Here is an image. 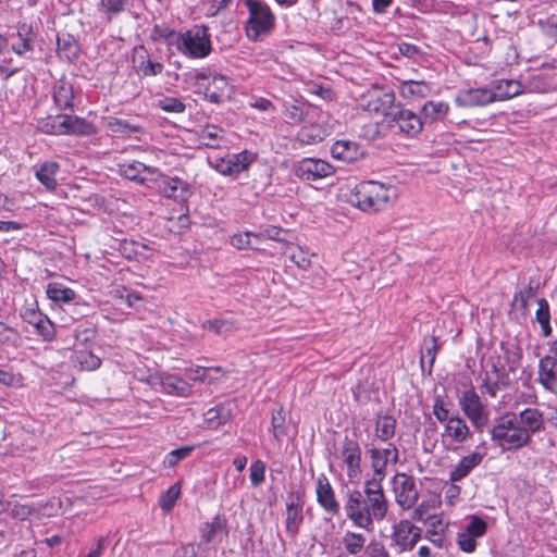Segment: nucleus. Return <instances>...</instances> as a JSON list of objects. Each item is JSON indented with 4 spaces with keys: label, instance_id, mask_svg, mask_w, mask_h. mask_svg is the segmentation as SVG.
<instances>
[{
    "label": "nucleus",
    "instance_id": "nucleus-18",
    "mask_svg": "<svg viewBox=\"0 0 557 557\" xmlns=\"http://www.w3.org/2000/svg\"><path fill=\"white\" fill-rule=\"evenodd\" d=\"M442 436L451 444L462 445L472 437V432L463 418L454 414L445 423Z\"/></svg>",
    "mask_w": 557,
    "mask_h": 557
},
{
    "label": "nucleus",
    "instance_id": "nucleus-30",
    "mask_svg": "<svg viewBox=\"0 0 557 557\" xmlns=\"http://www.w3.org/2000/svg\"><path fill=\"white\" fill-rule=\"evenodd\" d=\"M341 543L350 557H362L368 546L366 534L349 530L343 534Z\"/></svg>",
    "mask_w": 557,
    "mask_h": 557
},
{
    "label": "nucleus",
    "instance_id": "nucleus-9",
    "mask_svg": "<svg viewBox=\"0 0 557 557\" xmlns=\"http://www.w3.org/2000/svg\"><path fill=\"white\" fill-rule=\"evenodd\" d=\"M394 134L414 137L423 129V122L416 112L397 104L386 123Z\"/></svg>",
    "mask_w": 557,
    "mask_h": 557
},
{
    "label": "nucleus",
    "instance_id": "nucleus-48",
    "mask_svg": "<svg viewBox=\"0 0 557 557\" xmlns=\"http://www.w3.org/2000/svg\"><path fill=\"white\" fill-rule=\"evenodd\" d=\"M33 315L36 318V321H30V323L34 324L38 333L44 337V339L52 341L55 335L53 323L47 315H44L40 312H33Z\"/></svg>",
    "mask_w": 557,
    "mask_h": 557
},
{
    "label": "nucleus",
    "instance_id": "nucleus-32",
    "mask_svg": "<svg viewBox=\"0 0 557 557\" xmlns=\"http://www.w3.org/2000/svg\"><path fill=\"white\" fill-rule=\"evenodd\" d=\"M64 135L91 136L97 134L94 123L74 115L64 114Z\"/></svg>",
    "mask_w": 557,
    "mask_h": 557
},
{
    "label": "nucleus",
    "instance_id": "nucleus-46",
    "mask_svg": "<svg viewBox=\"0 0 557 557\" xmlns=\"http://www.w3.org/2000/svg\"><path fill=\"white\" fill-rule=\"evenodd\" d=\"M77 50V44L73 36L66 34L58 37L57 51L61 58L71 61L76 57Z\"/></svg>",
    "mask_w": 557,
    "mask_h": 557
},
{
    "label": "nucleus",
    "instance_id": "nucleus-63",
    "mask_svg": "<svg viewBox=\"0 0 557 557\" xmlns=\"http://www.w3.org/2000/svg\"><path fill=\"white\" fill-rule=\"evenodd\" d=\"M436 349H437V344H436L435 337H431L429 341H425L424 347H423L422 354H421V362H423L424 359L428 358L430 368H432V366L435 361Z\"/></svg>",
    "mask_w": 557,
    "mask_h": 557
},
{
    "label": "nucleus",
    "instance_id": "nucleus-37",
    "mask_svg": "<svg viewBox=\"0 0 557 557\" xmlns=\"http://www.w3.org/2000/svg\"><path fill=\"white\" fill-rule=\"evenodd\" d=\"M326 136V131L319 124L302 126L297 133V140L301 145H317Z\"/></svg>",
    "mask_w": 557,
    "mask_h": 557
},
{
    "label": "nucleus",
    "instance_id": "nucleus-42",
    "mask_svg": "<svg viewBox=\"0 0 557 557\" xmlns=\"http://www.w3.org/2000/svg\"><path fill=\"white\" fill-rule=\"evenodd\" d=\"M47 296L57 304H70L75 298V292L59 283H50L47 287Z\"/></svg>",
    "mask_w": 557,
    "mask_h": 557
},
{
    "label": "nucleus",
    "instance_id": "nucleus-24",
    "mask_svg": "<svg viewBox=\"0 0 557 557\" xmlns=\"http://www.w3.org/2000/svg\"><path fill=\"white\" fill-rule=\"evenodd\" d=\"M304 522L302 504L299 497H290L286 503V520L285 528L286 532L290 537H295L299 528Z\"/></svg>",
    "mask_w": 557,
    "mask_h": 557
},
{
    "label": "nucleus",
    "instance_id": "nucleus-7",
    "mask_svg": "<svg viewBox=\"0 0 557 557\" xmlns=\"http://www.w3.org/2000/svg\"><path fill=\"white\" fill-rule=\"evenodd\" d=\"M459 405L474 429L482 432L490 421V410L473 387L462 393Z\"/></svg>",
    "mask_w": 557,
    "mask_h": 557
},
{
    "label": "nucleus",
    "instance_id": "nucleus-8",
    "mask_svg": "<svg viewBox=\"0 0 557 557\" xmlns=\"http://www.w3.org/2000/svg\"><path fill=\"white\" fill-rule=\"evenodd\" d=\"M422 536V529L407 519H401L392 527L391 547L397 554L411 552Z\"/></svg>",
    "mask_w": 557,
    "mask_h": 557
},
{
    "label": "nucleus",
    "instance_id": "nucleus-36",
    "mask_svg": "<svg viewBox=\"0 0 557 557\" xmlns=\"http://www.w3.org/2000/svg\"><path fill=\"white\" fill-rule=\"evenodd\" d=\"M161 385L163 391L170 395L188 397L191 394V385L174 374L164 375L161 380Z\"/></svg>",
    "mask_w": 557,
    "mask_h": 557
},
{
    "label": "nucleus",
    "instance_id": "nucleus-23",
    "mask_svg": "<svg viewBox=\"0 0 557 557\" xmlns=\"http://www.w3.org/2000/svg\"><path fill=\"white\" fill-rule=\"evenodd\" d=\"M16 37L18 38V42L12 45L14 53L24 55L26 52L34 51L37 35L32 24L20 22L16 25Z\"/></svg>",
    "mask_w": 557,
    "mask_h": 557
},
{
    "label": "nucleus",
    "instance_id": "nucleus-11",
    "mask_svg": "<svg viewBox=\"0 0 557 557\" xmlns=\"http://www.w3.org/2000/svg\"><path fill=\"white\" fill-rule=\"evenodd\" d=\"M368 455L371 459V467L373 470V476L370 480H376L382 484L386 476L387 465H396L399 461V450L393 443H388L386 447H370L368 448Z\"/></svg>",
    "mask_w": 557,
    "mask_h": 557
},
{
    "label": "nucleus",
    "instance_id": "nucleus-12",
    "mask_svg": "<svg viewBox=\"0 0 557 557\" xmlns=\"http://www.w3.org/2000/svg\"><path fill=\"white\" fill-rule=\"evenodd\" d=\"M152 182L157 184V188L163 197L184 201L191 195V187L186 181L177 176L164 175L159 170Z\"/></svg>",
    "mask_w": 557,
    "mask_h": 557
},
{
    "label": "nucleus",
    "instance_id": "nucleus-2",
    "mask_svg": "<svg viewBox=\"0 0 557 557\" xmlns=\"http://www.w3.org/2000/svg\"><path fill=\"white\" fill-rule=\"evenodd\" d=\"M344 509L354 525L371 532L374 522L384 520L388 510L382 484L376 480H366L362 490H349Z\"/></svg>",
    "mask_w": 557,
    "mask_h": 557
},
{
    "label": "nucleus",
    "instance_id": "nucleus-51",
    "mask_svg": "<svg viewBox=\"0 0 557 557\" xmlns=\"http://www.w3.org/2000/svg\"><path fill=\"white\" fill-rule=\"evenodd\" d=\"M96 336H97V329L91 324H88L86 326L78 325L74 330V338H75L76 345H82V346L87 347L95 341Z\"/></svg>",
    "mask_w": 557,
    "mask_h": 557
},
{
    "label": "nucleus",
    "instance_id": "nucleus-34",
    "mask_svg": "<svg viewBox=\"0 0 557 557\" xmlns=\"http://www.w3.org/2000/svg\"><path fill=\"white\" fill-rule=\"evenodd\" d=\"M59 171L60 164L58 162L46 161L39 165L35 176L48 190H54L58 186L57 174Z\"/></svg>",
    "mask_w": 557,
    "mask_h": 557
},
{
    "label": "nucleus",
    "instance_id": "nucleus-41",
    "mask_svg": "<svg viewBox=\"0 0 557 557\" xmlns=\"http://www.w3.org/2000/svg\"><path fill=\"white\" fill-rule=\"evenodd\" d=\"M37 128L49 135H64V114L40 117L37 120Z\"/></svg>",
    "mask_w": 557,
    "mask_h": 557
},
{
    "label": "nucleus",
    "instance_id": "nucleus-62",
    "mask_svg": "<svg viewBox=\"0 0 557 557\" xmlns=\"http://www.w3.org/2000/svg\"><path fill=\"white\" fill-rule=\"evenodd\" d=\"M487 524L483 519L479 517H472L470 522L467 524L465 532L469 533L474 537H480L485 534Z\"/></svg>",
    "mask_w": 557,
    "mask_h": 557
},
{
    "label": "nucleus",
    "instance_id": "nucleus-49",
    "mask_svg": "<svg viewBox=\"0 0 557 557\" xmlns=\"http://www.w3.org/2000/svg\"><path fill=\"white\" fill-rule=\"evenodd\" d=\"M536 321L540 323L545 337L552 334L549 305L545 298L537 301Z\"/></svg>",
    "mask_w": 557,
    "mask_h": 557
},
{
    "label": "nucleus",
    "instance_id": "nucleus-14",
    "mask_svg": "<svg viewBox=\"0 0 557 557\" xmlns=\"http://www.w3.org/2000/svg\"><path fill=\"white\" fill-rule=\"evenodd\" d=\"M295 175L302 181H318L334 174V168L321 159L304 158L294 165Z\"/></svg>",
    "mask_w": 557,
    "mask_h": 557
},
{
    "label": "nucleus",
    "instance_id": "nucleus-3",
    "mask_svg": "<svg viewBox=\"0 0 557 557\" xmlns=\"http://www.w3.org/2000/svg\"><path fill=\"white\" fill-rule=\"evenodd\" d=\"M396 198V188L379 182H361L355 187L350 202L364 212H377L387 208Z\"/></svg>",
    "mask_w": 557,
    "mask_h": 557
},
{
    "label": "nucleus",
    "instance_id": "nucleus-4",
    "mask_svg": "<svg viewBox=\"0 0 557 557\" xmlns=\"http://www.w3.org/2000/svg\"><path fill=\"white\" fill-rule=\"evenodd\" d=\"M249 16L246 21V36L251 41L261 40L271 34L275 26V16L262 0H245Z\"/></svg>",
    "mask_w": 557,
    "mask_h": 557
},
{
    "label": "nucleus",
    "instance_id": "nucleus-19",
    "mask_svg": "<svg viewBox=\"0 0 557 557\" xmlns=\"http://www.w3.org/2000/svg\"><path fill=\"white\" fill-rule=\"evenodd\" d=\"M317 502L323 510L332 516L339 513V503L335 497L334 490L325 475H320L315 486Z\"/></svg>",
    "mask_w": 557,
    "mask_h": 557
},
{
    "label": "nucleus",
    "instance_id": "nucleus-58",
    "mask_svg": "<svg viewBox=\"0 0 557 557\" xmlns=\"http://www.w3.org/2000/svg\"><path fill=\"white\" fill-rule=\"evenodd\" d=\"M284 114L290 123L299 124L306 117L305 106L301 103L286 106Z\"/></svg>",
    "mask_w": 557,
    "mask_h": 557
},
{
    "label": "nucleus",
    "instance_id": "nucleus-10",
    "mask_svg": "<svg viewBox=\"0 0 557 557\" xmlns=\"http://www.w3.org/2000/svg\"><path fill=\"white\" fill-rule=\"evenodd\" d=\"M490 363L491 370L485 371L480 389L483 394L495 398L500 389H505L510 385V377L499 357L491 358Z\"/></svg>",
    "mask_w": 557,
    "mask_h": 557
},
{
    "label": "nucleus",
    "instance_id": "nucleus-5",
    "mask_svg": "<svg viewBox=\"0 0 557 557\" xmlns=\"http://www.w3.org/2000/svg\"><path fill=\"white\" fill-rule=\"evenodd\" d=\"M175 47L177 51L191 59H202L210 54L211 35L205 25H194L176 36Z\"/></svg>",
    "mask_w": 557,
    "mask_h": 557
},
{
    "label": "nucleus",
    "instance_id": "nucleus-33",
    "mask_svg": "<svg viewBox=\"0 0 557 557\" xmlns=\"http://www.w3.org/2000/svg\"><path fill=\"white\" fill-rule=\"evenodd\" d=\"M400 96L409 101L425 98L431 92V87L424 81H401L398 86Z\"/></svg>",
    "mask_w": 557,
    "mask_h": 557
},
{
    "label": "nucleus",
    "instance_id": "nucleus-35",
    "mask_svg": "<svg viewBox=\"0 0 557 557\" xmlns=\"http://www.w3.org/2000/svg\"><path fill=\"white\" fill-rule=\"evenodd\" d=\"M74 89L66 81H59L53 87V101L59 110L73 109Z\"/></svg>",
    "mask_w": 557,
    "mask_h": 557
},
{
    "label": "nucleus",
    "instance_id": "nucleus-64",
    "mask_svg": "<svg viewBox=\"0 0 557 557\" xmlns=\"http://www.w3.org/2000/svg\"><path fill=\"white\" fill-rule=\"evenodd\" d=\"M433 414L441 423H446L451 416L449 410L446 408L444 400L441 397H436L433 404Z\"/></svg>",
    "mask_w": 557,
    "mask_h": 557
},
{
    "label": "nucleus",
    "instance_id": "nucleus-15",
    "mask_svg": "<svg viewBox=\"0 0 557 557\" xmlns=\"http://www.w3.org/2000/svg\"><path fill=\"white\" fill-rule=\"evenodd\" d=\"M132 66L139 77H151L162 73L164 65L153 61L145 46L134 47L132 54Z\"/></svg>",
    "mask_w": 557,
    "mask_h": 557
},
{
    "label": "nucleus",
    "instance_id": "nucleus-47",
    "mask_svg": "<svg viewBox=\"0 0 557 557\" xmlns=\"http://www.w3.org/2000/svg\"><path fill=\"white\" fill-rule=\"evenodd\" d=\"M536 290L537 286L530 282L527 287L515 294L512 306L525 314L528 311V301L536 295Z\"/></svg>",
    "mask_w": 557,
    "mask_h": 557
},
{
    "label": "nucleus",
    "instance_id": "nucleus-38",
    "mask_svg": "<svg viewBox=\"0 0 557 557\" xmlns=\"http://www.w3.org/2000/svg\"><path fill=\"white\" fill-rule=\"evenodd\" d=\"M72 361L83 371H95L101 366V359L87 349L75 350Z\"/></svg>",
    "mask_w": 557,
    "mask_h": 557
},
{
    "label": "nucleus",
    "instance_id": "nucleus-26",
    "mask_svg": "<svg viewBox=\"0 0 557 557\" xmlns=\"http://www.w3.org/2000/svg\"><path fill=\"white\" fill-rule=\"evenodd\" d=\"M482 460L483 454L479 451H472L471 454L462 457L449 471V480L454 483L463 480L482 462Z\"/></svg>",
    "mask_w": 557,
    "mask_h": 557
},
{
    "label": "nucleus",
    "instance_id": "nucleus-31",
    "mask_svg": "<svg viewBox=\"0 0 557 557\" xmlns=\"http://www.w3.org/2000/svg\"><path fill=\"white\" fill-rule=\"evenodd\" d=\"M331 153L333 158L347 163L358 160L363 154L359 145L350 140H337L333 144Z\"/></svg>",
    "mask_w": 557,
    "mask_h": 557
},
{
    "label": "nucleus",
    "instance_id": "nucleus-28",
    "mask_svg": "<svg viewBox=\"0 0 557 557\" xmlns=\"http://www.w3.org/2000/svg\"><path fill=\"white\" fill-rule=\"evenodd\" d=\"M221 534L228 535L227 520L224 516L216 515L211 521L200 527L201 540L206 544L216 542Z\"/></svg>",
    "mask_w": 557,
    "mask_h": 557
},
{
    "label": "nucleus",
    "instance_id": "nucleus-60",
    "mask_svg": "<svg viewBox=\"0 0 557 557\" xmlns=\"http://www.w3.org/2000/svg\"><path fill=\"white\" fill-rule=\"evenodd\" d=\"M265 479V465L262 460H256L250 466V482L259 486Z\"/></svg>",
    "mask_w": 557,
    "mask_h": 557
},
{
    "label": "nucleus",
    "instance_id": "nucleus-6",
    "mask_svg": "<svg viewBox=\"0 0 557 557\" xmlns=\"http://www.w3.org/2000/svg\"><path fill=\"white\" fill-rule=\"evenodd\" d=\"M197 92L212 103H222L231 98L233 88L228 78L218 73L197 72L195 74Z\"/></svg>",
    "mask_w": 557,
    "mask_h": 557
},
{
    "label": "nucleus",
    "instance_id": "nucleus-13",
    "mask_svg": "<svg viewBox=\"0 0 557 557\" xmlns=\"http://www.w3.org/2000/svg\"><path fill=\"white\" fill-rule=\"evenodd\" d=\"M393 491L398 505L410 509L419 499V491L413 476L397 473L393 478Z\"/></svg>",
    "mask_w": 557,
    "mask_h": 557
},
{
    "label": "nucleus",
    "instance_id": "nucleus-53",
    "mask_svg": "<svg viewBox=\"0 0 557 557\" xmlns=\"http://www.w3.org/2000/svg\"><path fill=\"white\" fill-rule=\"evenodd\" d=\"M285 421L286 414L282 407L273 411L271 420L272 433L277 441H281L286 435Z\"/></svg>",
    "mask_w": 557,
    "mask_h": 557
},
{
    "label": "nucleus",
    "instance_id": "nucleus-44",
    "mask_svg": "<svg viewBox=\"0 0 557 557\" xmlns=\"http://www.w3.org/2000/svg\"><path fill=\"white\" fill-rule=\"evenodd\" d=\"M396 420L391 416L379 417L375 422V436L387 442L395 435Z\"/></svg>",
    "mask_w": 557,
    "mask_h": 557
},
{
    "label": "nucleus",
    "instance_id": "nucleus-54",
    "mask_svg": "<svg viewBox=\"0 0 557 557\" xmlns=\"http://www.w3.org/2000/svg\"><path fill=\"white\" fill-rule=\"evenodd\" d=\"M156 107L168 113H183L186 104L176 97H163L159 99Z\"/></svg>",
    "mask_w": 557,
    "mask_h": 557
},
{
    "label": "nucleus",
    "instance_id": "nucleus-21",
    "mask_svg": "<svg viewBox=\"0 0 557 557\" xmlns=\"http://www.w3.org/2000/svg\"><path fill=\"white\" fill-rule=\"evenodd\" d=\"M456 102L460 107H483L494 102V94L487 87L469 88L458 92Z\"/></svg>",
    "mask_w": 557,
    "mask_h": 557
},
{
    "label": "nucleus",
    "instance_id": "nucleus-29",
    "mask_svg": "<svg viewBox=\"0 0 557 557\" xmlns=\"http://www.w3.org/2000/svg\"><path fill=\"white\" fill-rule=\"evenodd\" d=\"M494 101H503L523 92V86L516 79H496L492 82Z\"/></svg>",
    "mask_w": 557,
    "mask_h": 557
},
{
    "label": "nucleus",
    "instance_id": "nucleus-20",
    "mask_svg": "<svg viewBox=\"0 0 557 557\" xmlns=\"http://www.w3.org/2000/svg\"><path fill=\"white\" fill-rule=\"evenodd\" d=\"M342 457L347 467L349 480H358L361 474V448L359 444L354 440L346 438L343 444Z\"/></svg>",
    "mask_w": 557,
    "mask_h": 557
},
{
    "label": "nucleus",
    "instance_id": "nucleus-16",
    "mask_svg": "<svg viewBox=\"0 0 557 557\" xmlns=\"http://www.w3.org/2000/svg\"><path fill=\"white\" fill-rule=\"evenodd\" d=\"M255 161V154L248 150L230 154L216 161L215 169L219 173L228 176H236L247 170Z\"/></svg>",
    "mask_w": 557,
    "mask_h": 557
},
{
    "label": "nucleus",
    "instance_id": "nucleus-40",
    "mask_svg": "<svg viewBox=\"0 0 557 557\" xmlns=\"http://www.w3.org/2000/svg\"><path fill=\"white\" fill-rule=\"evenodd\" d=\"M201 327L208 330L216 335H230L238 330L235 321L224 318H216L202 322Z\"/></svg>",
    "mask_w": 557,
    "mask_h": 557
},
{
    "label": "nucleus",
    "instance_id": "nucleus-56",
    "mask_svg": "<svg viewBox=\"0 0 557 557\" xmlns=\"http://www.w3.org/2000/svg\"><path fill=\"white\" fill-rule=\"evenodd\" d=\"M194 446H182L180 448L171 450L164 459V463L169 467H175L181 460L187 458L194 450Z\"/></svg>",
    "mask_w": 557,
    "mask_h": 557
},
{
    "label": "nucleus",
    "instance_id": "nucleus-1",
    "mask_svg": "<svg viewBox=\"0 0 557 557\" xmlns=\"http://www.w3.org/2000/svg\"><path fill=\"white\" fill-rule=\"evenodd\" d=\"M544 413L534 407L520 412L508 411L494 419L490 430L492 442L503 451H517L528 446L532 435L544 430Z\"/></svg>",
    "mask_w": 557,
    "mask_h": 557
},
{
    "label": "nucleus",
    "instance_id": "nucleus-61",
    "mask_svg": "<svg viewBox=\"0 0 557 557\" xmlns=\"http://www.w3.org/2000/svg\"><path fill=\"white\" fill-rule=\"evenodd\" d=\"M362 557H391V554L382 542L372 540L368 543L367 550L362 554Z\"/></svg>",
    "mask_w": 557,
    "mask_h": 557
},
{
    "label": "nucleus",
    "instance_id": "nucleus-39",
    "mask_svg": "<svg viewBox=\"0 0 557 557\" xmlns=\"http://www.w3.org/2000/svg\"><path fill=\"white\" fill-rule=\"evenodd\" d=\"M447 525L443 522L441 517L433 516L429 519V527L425 531V539H428L436 547H444L443 534Z\"/></svg>",
    "mask_w": 557,
    "mask_h": 557
},
{
    "label": "nucleus",
    "instance_id": "nucleus-22",
    "mask_svg": "<svg viewBox=\"0 0 557 557\" xmlns=\"http://www.w3.org/2000/svg\"><path fill=\"white\" fill-rule=\"evenodd\" d=\"M120 173L129 181L146 184L148 182H152L154 174H158V169L147 166L139 161H133L131 163L120 165Z\"/></svg>",
    "mask_w": 557,
    "mask_h": 557
},
{
    "label": "nucleus",
    "instance_id": "nucleus-57",
    "mask_svg": "<svg viewBox=\"0 0 557 557\" xmlns=\"http://www.w3.org/2000/svg\"><path fill=\"white\" fill-rule=\"evenodd\" d=\"M286 253L290 261H293L300 269H307L311 263L308 255L298 246L289 247Z\"/></svg>",
    "mask_w": 557,
    "mask_h": 557
},
{
    "label": "nucleus",
    "instance_id": "nucleus-55",
    "mask_svg": "<svg viewBox=\"0 0 557 557\" xmlns=\"http://www.w3.org/2000/svg\"><path fill=\"white\" fill-rule=\"evenodd\" d=\"M181 495V486L175 483L171 485L160 497L159 504L164 511H170Z\"/></svg>",
    "mask_w": 557,
    "mask_h": 557
},
{
    "label": "nucleus",
    "instance_id": "nucleus-25",
    "mask_svg": "<svg viewBox=\"0 0 557 557\" xmlns=\"http://www.w3.org/2000/svg\"><path fill=\"white\" fill-rule=\"evenodd\" d=\"M234 408L235 404L233 401L221 403L210 408L205 413V423L210 429H218L232 419Z\"/></svg>",
    "mask_w": 557,
    "mask_h": 557
},
{
    "label": "nucleus",
    "instance_id": "nucleus-27",
    "mask_svg": "<svg viewBox=\"0 0 557 557\" xmlns=\"http://www.w3.org/2000/svg\"><path fill=\"white\" fill-rule=\"evenodd\" d=\"M539 382L546 391L553 392L557 386V359L545 356L539 362Z\"/></svg>",
    "mask_w": 557,
    "mask_h": 557
},
{
    "label": "nucleus",
    "instance_id": "nucleus-45",
    "mask_svg": "<svg viewBox=\"0 0 557 557\" xmlns=\"http://www.w3.org/2000/svg\"><path fill=\"white\" fill-rule=\"evenodd\" d=\"M107 127L111 133L128 136L134 133H140L143 127L138 124H132L127 120L119 117H109Z\"/></svg>",
    "mask_w": 557,
    "mask_h": 557
},
{
    "label": "nucleus",
    "instance_id": "nucleus-43",
    "mask_svg": "<svg viewBox=\"0 0 557 557\" xmlns=\"http://www.w3.org/2000/svg\"><path fill=\"white\" fill-rule=\"evenodd\" d=\"M224 129L215 125H206L199 134L202 145L210 148H218L224 137Z\"/></svg>",
    "mask_w": 557,
    "mask_h": 557
},
{
    "label": "nucleus",
    "instance_id": "nucleus-17",
    "mask_svg": "<svg viewBox=\"0 0 557 557\" xmlns=\"http://www.w3.org/2000/svg\"><path fill=\"white\" fill-rule=\"evenodd\" d=\"M394 102L395 96L393 92H383L380 95H369L362 100L361 107L374 116H384L387 123L389 113L394 112V108L397 106Z\"/></svg>",
    "mask_w": 557,
    "mask_h": 557
},
{
    "label": "nucleus",
    "instance_id": "nucleus-52",
    "mask_svg": "<svg viewBox=\"0 0 557 557\" xmlns=\"http://www.w3.org/2000/svg\"><path fill=\"white\" fill-rule=\"evenodd\" d=\"M448 104L443 101H428L422 107V112L425 117L442 120L448 113Z\"/></svg>",
    "mask_w": 557,
    "mask_h": 557
},
{
    "label": "nucleus",
    "instance_id": "nucleus-50",
    "mask_svg": "<svg viewBox=\"0 0 557 557\" xmlns=\"http://www.w3.org/2000/svg\"><path fill=\"white\" fill-rule=\"evenodd\" d=\"M126 0H100L99 11L106 16L107 21L122 13L125 9Z\"/></svg>",
    "mask_w": 557,
    "mask_h": 557
},
{
    "label": "nucleus",
    "instance_id": "nucleus-59",
    "mask_svg": "<svg viewBox=\"0 0 557 557\" xmlns=\"http://www.w3.org/2000/svg\"><path fill=\"white\" fill-rule=\"evenodd\" d=\"M252 237L258 238V235L250 232L235 234L231 237V245L237 249L253 248Z\"/></svg>",
    "mask_w": 557,
    "mask_h": 557
}]
</instances>
